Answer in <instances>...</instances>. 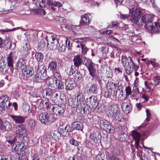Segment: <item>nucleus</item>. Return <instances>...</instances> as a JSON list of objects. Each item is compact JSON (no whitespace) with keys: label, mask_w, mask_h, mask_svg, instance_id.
Returning a JSON list of instances; mask_svg holds the SVG:
<instances>
[{"label":"nucleus","mask_w":160,"mask_h":160,"mask_svg":"<svg viewBox=\"0 0 160 160\" xmlns=\"http://www.w3.org/2000/svg\"><path fill=\"white\" fill-rule=\"evenodd\" d=\"M36 69V74L34 75L32 78L34 82H41L42 80H44L47 78V74L46 69L43 65L38 64Z\"/></svg>","instance_id":"1"},{"label":"nucleus","mask_w":160,"mask_h":160,"mask_svg":"<svg viewBox=\"0 0 160 160\" xmlns=\"http://www.w3.org/2000/svg\"><path fill=\"white\" fill-rule=\"evenodd\" d=\"M108 110L104 108V110L108 113V116L111 117L118 121H121L122 117L119 113V109L116 105L114 104H111L108 107Z\"/></svg>","instance_id":"2"},{"label":"nucleus","mask_w":160,"mask_h":160,"mask_svg":"<svg viewBox=\"0 0 160 160\" xmlns=\"http://www.w3.org/2000/svg\"><path fill=\"white\" fill-rule=\"evenodd\" d=\"M122 62L125 67L126 73L128 74L132 73L135 65L131 58L123 57L122 59Z\"/></svg>","instance_id":"3"},{"label":"nucleus","mask_w":160,"mask_h":160,"mask_svg":"<svg viewBox=\"0 0 160 160\" xmlns=\"http://www.w3.org/2000/svg\"><path fill=\"white\" fill-rule=\"evenodd\" d=\"M15 56V52H12L8 55L7 57V67L5 68V72L8 75H12L13 70V58Z\"/></svg>","instance_id":"4"},{"label":"nucleus","mask_w":160,"mask_h":160,"mask_svg":"<svg viewBox=\"0 0 160 160\" xmlns=\"http://www.w3.org/2000/svg\"><path fill=\"white\" fill-rule=\"evenodd\" d=\"M76 107V111L79 113L88 114L90 112V107L84 102H78Z\"/></svg>","instance_id":"5"},{"label":"nucleus","mask_w":160,"mask_h":160,"mask_svg":"<svg viewBox=\"0 0 160 160\" xmlns=\"http://www.w3.org/2000/svg\"><path fill=\"white\" fill-rule=\"evenodd\" d=\"M37 118L42 123L44 124L49 123L52 119L51 115L46 112L40 113Z\"/></svg>","instance_id":"6"},{"label":"nucleus","mask_w":160,"mask_h":160,"mask_svg":"<svg viewBox=\"0 0 160 160\" xmlns=\"http://www.w3.org/2000/svg\"><path fill=\"white\" fill-rule=\"evenodd\" d=\"M100 125L101 128L109 133H113L114 132V129L113 127L106 120L101 121Z\"/></svg>","instance_id":"7"},{"label":"nucleus","mask_w":160,"mask_h":160,"mask_svg":"<svg viewBox=\"0 0 160 160\" xmlns=\"http://www.w3.org/2000/svg\"><path fill=\"white\" fill-rule=\"evenodd\" d=\"M50 110H51L52 113L57 115L62 114L64 112L63 107L61 105L57 104L51 105L49 107Z\"/></svg>","instance_id":"8"},{"label":"nucleus","mask_w":160,"mask_h":160,"mask_svg":"<svg viewBox=\"0 0 160 160\" xmlns=\"http://www.w3.org/2000/svg\"><path fill=\"white\" fill-rule=\"evenodd\" d=\"M43 36L44 38H46L47 40V43L48 44L51 43V42H55V44L58 43V40L56 38V37L53 36L51 33L47 32H43Z\"/></svg>","instance_id":"9"},{"label":"nucleus","mask_w":160,"mask_h":160,"mask_svg":"<svg viewBox=\"0 0 160 160\" xmlns=\"http://www.w3.org/2000/svg\"><path fill=\"white\" fill-rule=\"evenodd\" d=\"M12 104L8 100V98L6 95H3L0 98V106L2 109L4 110L6 108H8Z\"/></svg>","instance_id":"10"},{"label":"nucleus","mask_w":160,"mask_h":160,"mask_svg":"<svg viewBox=\"0 0 160 160\" xmlns=\"http://www.w3.org/2000/svg\"><path fill=\"white\" fill-rule=\"evenodd\" d=\"M15 130L16 136L18 137L23 138L26 135L25 128L22 125H18L16 126Z\"/></svg>","instance_id":"11"},{"label":"nucleus","mask_w":160,"mask_h":160,"mask_svg":"<svg viewBox=\"0 0 160 160\" xmlns=\"http://www.w3.org/2000/svg\"><path fill=\"white\" fill-rule=\"evenodd\" d=\"M90 138L92 141L95 143H99L101 139V136L97 130H95L90 135Z\"/></svg>","instance_id":"12"},{"label":"nucleus","mask_w":160,"mask_h":160,"mask_svg":"<svg viewBox=\"0 0 160 160\" xmlns=\"http://www.w3.org/2000/svg\"><path fill=\"white\" fill-rule=\"evenodd\" d=\"M87 105L92 108H94L97 106L98 102L97 98L94 96H92L86 99Z\"/></svg>","instance_id":"13"},{"label":"nucleus","mask_w":160,"mask_h":160,"mask_svg":"<svg viewBox=\"0 0 160 160\" xmlns=\"http://www.w3.org/2000/svg\"><path fill=\"white\" fill-rule=\"evenodd\" d=\"M65 89L66 90H71L76 86L75 82L73 79L68 78L65 80Z\"/></svg>","instance_id":"14"},{"label":"nucleus","mask_w":160,"mask_h":160,"mask_svg":"<svg viewBox=\"0 0 160 160\" xmlns=\"http://www.w3.org/2000/svg\"><path fill=\"white\" fill-rule=\"evenodd\" d=\"M47 3L48 5L50 7L51 9L54 11L56 8L54 7H56L58 8L62 6V4L60 2L54 1L52 0H47Z\"/></svg>","instance_id":"15"},{"label":"nucleus","mask_w":160,"mask_h":160,"mask_svg":"<svg viewBox=\"0 0 160 160\" xmlns=\"http://www.w3.org/2000/svg\"><path fill=\"white\" fill-rule=\"evenodd\" d=\"M61 134L63 136L68 135L71 131V128L68 125H63L59 127Z\"/></svg>","instance_id":"16"},{"label":"nucleus","mask_w":160,"mask_h":160,"mask_svg":"<svg viewBox=\"0 0 160 160\" xmlns=\"http://www.w3.org/2000/svg\"><path fill=\"white\" fill-rule=\"evenodd\" d=\"M7 142L9 144H10L13 150H14L15 151H17L19 150V148L20 147H21L20 148V150H23V144L22 142H18L17 144H14V141L12 140H8Z\"/></svg>","instance_id":"17"},{"label":"nucleus","mask_w":160,"mask_h":160,"mask_svg":"<svg viewBox=\"0 0 160 160\" xmlns=\"http://www.w3.org/2000/svg\"><path fill=\"white\" fill-rule=\"evenodd\" d=\"M17 69L18 71L22 72L26 68L25 61L22 59L19 60L16 64Z\"/></svg>","instance_id":"18"},{"label":"nucleus","mask_w":160,"mask_h":160,"mask_svg":"<svg viewBox=\"0 0 160 160\" xmlns=\"http://www.w3.org/2000/svg\"><path fill=\"white\" fill-rule=\"evenodd\" d=\"M91 17V15L89 14H85L82 15L81 17V24L82 25H88L90 22Z\"/></svg>","instance_id":"19"},{"label":"nucleus","mask_w":160,"mask_h":160,"mask_svg":"<svg viewBox=\"0 0 160 160\" xmlns=\"http://www.w3.org/2000/svg\"><path fill=\"white\" fill-rule=\"evenodd\" d=\"M121 108L123 112L126 114L128 113L131 110V106L129 102H123Z\"/></svg>","instance_id":"20"},{"label":"nucleus","mask_w":160,"mask_h":160,"mask_svg":"<svg viewBox=\"0 0 160 160\" xmlns=\"http://www.w3.org/2000/svg\"><path fill=\"white\" fill-rule=\"evenodd\" d=\"M10 117L12 119L13 121L16 123H23L25 121L24 117L20 115H11Z\"/></svg>","instance_id":"21"},{"label":"nucleus","mask_w":160,"mask_h":160,"mask_svg":"<svg viewBox=\"0 0 160 160\" xmlns=\"http://www.w3.org/2000/svg\"><path fill=\"white\" fill-rule=\"evenodd\" d=\"M12 41L10 38H6L2 44V48H3L6 50L10 49L12 46Z\"/></svg>","instance_id":"22"},{"label":"nucleus","mask_w":160,"mask_h":160,"mask_svg":"<svg viewBox=\"0 0 160 160\" xmlns=\"http://www.w3.org/2000/svg\"><path fill=\"white\" fill-rule=\"evenodd\" d=\"M42 38L38 43V46L40 49L43 50L47 47H48V44L47 43V41L46 38H44L43 36V33L42 34Z\"/></svg>","instance_id":"23"},{"label":"nucleus","mask_w":160,"mask_h":160,"mask_svg":"<svg viewBox=\"0 0 160 160\" xmlns=\"http://www.w3.org/2000/svg\"><path fill=\"white\" fill-rule=\"evenodd\" d=\"M72 128L73 130L82 131L83 125V123L80 122H74L72 124Z\"/></svg>","instance_id":"24"},{"label":"nucleus","mask_w":160,"mask_h":160,"mask_svg":"<svg viewBox=\"0 0 160 160\" xmlns=\"http://www.w3.org/2000/svg\"><path fill=\"white\" fill-rule=\"evenodd\" d=\"M22 72L23 75L27 78L31 77L34 74V70L32 68L28 69L26 68Z\"/></svg>","instance_id":"25"},{"label":"nucleus","mask_w":160,"mask_h":160,"mask_svg":"<svg viewBox=\"0 0 160 160\" xmlns=\"http://www.w3.org/2000/svg\"><path fill=\"white\" fill-rule=\"evenodd\" d=\"M131 135L135 140V142H139L141 138L140 134L136 130H133L131 132Z\"/></svg>","instance_id":"26"},{"label":"nucleus","mask_w":160,"mask_h":160,"mask_svg":"<svg viewBox=\"0 0 160 160\" xmlns=\"http://www.w3.org/2000/svg\"><path fill=\"white\" fill-rule=\"evenodd\" d=\"M30 49V46L29 43H26L23 46L22 48L21 51L22 53L24 54V56H26L28 54V51Z\"/></svg>","instance_id":"27"},{"label":"nucleus","mask_w":160,"mask_h":160,"mask_svg":"<svg viewBox=\"0 0 160 160\" xmlns=\"http://www.w3.org/2000/svg\"><path fill=\"white\" fill-rule=\"evenodd\" d=\"M116 86L115 84L112 82H108L107 84V91L109 92H112L113 89L116 88Z\"/></svg>","instance_id":"28"},{"label":"nucleus","mask_w":160,"mask_h":160,"mask_svg":"<svg viewBox=\"0 0 160 160\" xmlns=\"http://www.w3.org/2000/svg\"><path fill=\"white\" fill-rule=\"evenodd\" d=\"M108 158L109 156L108 153H101L96 156V160H104L105 159H108Z\"/></svg>","instance_id":"29"},{"label":"nucleus","mask_w":160,"mask_h":160,"mask_svg":"<svg viewBox=\"0 0 160 160\" xmlns=\"http://www.w3.org/2000/svg\"><path fill=\"white\" fill-rule=\"evenodd\" d=\"M86 64L89 71L97 69V65L94 64L92 62H88L86 63Z\"/></svg>","instance_id":"30"},{"label":"nucleus","mask_w":160,"mask_h":160,"mask_svg":"<svg viewBox=\"0 0 160 160\" xmlns=\"http://www.w3.org/2000/svg\"><path fill=\"white\" fill-rule=\"evenodd\" d=\"M78 102L77 100L73 98H71L69 99L68 103L69 106L72 108H75L78 105Z\"/></svg>","instance_id":"31"},{"label":"nucleus","mask_w":160,"mask_h":160,"mask_svg":"<svg viewBox=\"0 0 160 160\" xmlns=\"http://www.w3.org/2000/svg\"><path fill=\"white\" fill-rule=\"evenodd\" d=\"M89 92L92 94H96L98 92L97 86L93 84H91L89 87Z\"/></svg>","instance_id":"32"},{"label":"nucleus","mask_w":160,"mask_h":160,"mask_svg":"<svg viewBox=\"0 0 160 160\" xmlns=\"http://www.w3.org/2000/svg\"><path fill=\"white\" fill-rule=\"evenodd\" d=\"M57 63L55 61H52L50 62L48 66V68L52 72H54L57 70L56 67Z\"/></svg>","instance_id":"33"},{"label":"nucleus","mask_w":160,"mask_h":160,"mask_svg":"<svg viewBox=\"0 0 160 160\" xmlns=\"http://www.w3.org/2000/svg\"><path fill=\"white\" fill-rule=\"evenodd\" d=\"M77 102H84L85 98L83 93L81 92H79L77 93Z\"/></svg>","instance_id":"34"},{"label":"nucleus","mask_w":160,"mask_h":160,"mask_svg":"<svg viewBox=\"0 0 160 160\" xmlns=\"http://www.w3.org/2000/svg\"><path fill=\"white\" fill-rule=\"evenodd\" d=\"M146 115L147 118L146 119V120L143 123L141 126L140 127H143L144 126L146 125L147 123L148 122H149L150 120V117L151 116V114L150 112H149V111L148 109H147L146 110Z\"/></svg>","instance_id":"35"},{"label":"nucleus","mask_w":160,"mask_h":160,"mask_svg":"<svg viewBox=\"0 0 160 160\" xmlns=\"http://www.w3.org/2000/svg\"><path fill=\"white\" fill-rule=\"evenodd\" d=\"M74 65L77 67L81 64L82 60L79 56H77L74 57L73 59Z\"/></svg>","instance_id":"36"},{"label":"nucleus","mask_w":160,"mask_h":160,"mask_svg":"<svg viewBox=\"0 0 160 160\" xmlns=\"http://www.w3.org/2000/svg\"><path fill=\"white\" fill-rule=\"evenodd\" d=\"M59 96L58 92H55L52 95L51 99L52 102L54 103H57L59 102Z\"/></svg>","instance_id":"37"},{"label":"nucleus","mask_w":160,"mask_h":160,"mask_svg":"<svg viewBox=\"0 0 160 160\" xmlns=\"http://www.w3.org/2000/svg\"><path fill=\"white\" fill-rule=\"evenodd\" d=\"M35 58L38 62H41L43 58V55L41 52H36L35 53Z\"/></svg>","instance_id":"38"},{"label":"nucleus","mask_w":160,"mask_h":160,"mask_svg":"<svg viewBox=\"0 0 160 160\" xmlns=\"http://www.w3.org/2000/svg\"><path fill=\"white\" fill-rule=\"evenodd\" d=\"M55 84H57V87L59 90L64 88V86L62 81L60 79H55Z\"/></svg>","instance_id":"39"},{"label":"nucleus","mask_w":160,"mask_h":160,"mask_svg":"<svg viewBox=\"0 0 160 160\" xmlns=\"http://www.w3.org/2000/svg\"><path fill=\"white\" fill-rule=\"evenodd\" d=\"M51 135L52 138L56 140H57L59 139V137L60 135V133L56 130L52 132Z\"/></svg>","instance_id":"40"},{"label":"nucleus","mask_w":160,"mask_h":160,"mask_svg":"<svg viewBox=\"0 0 160 160\" xmlns=\"http://www.w3.org/2000/svg\"><path fill=\"white\" fill-rule=\"evenodd\" d=\"M58 43L55 44V42H51V43L48 44V49L54 50L57 49L58 48Z\"/></svg>","instance_id":"41"},{"label":"nucleus","mask_w":160,"mask_h":160,"mask_svg":"<svg viewBox=\"0 0 160 160\" xmlns=\"http://www.w3.org/2000/svg\"><path fill=\"white\" fill-rule=\"evenodd\" d=\"M46 0H37L36 4L38 6L44 8L46 5Z\"/></svg>","instance_id":"42"},{"label":"nucleus","mask_w":160,"mask_h":160,"mask_svg":"<svg viewBox=\"0 0 160 160\" xmlns=\"http://www.w3.org/2000/svg\"><path fill=\"white\" fill-rule=\"evenodd\" d=\"M46 95L47 96H50L51 95H52L53 93H54V90L50 88H46L45 90Z\"/></svg>","instance_id":"43"},{"label":"nucleus","mask_w":160,"mask_h":160,"mask_svg":"<svg viewBox=\"0 0 160 160\" xmlns=\"http://www.w3.org/2000/svg\"><path fill=\"white\" fill-rule=\"evenodd\" d=\"M144 84L146 91L148 92L150 91L151 89V86L152 84V83L149 81H146L144 82Z\"/></svg>","instance_id":"44"},{"label":"nucleus","mask_w":160,"mask_h":160,"mask_svg":"<svg viewBox=\"0 0 160 160\" xmlns=\"http://www.w3.org/2000/svg\"><path fill=\"white\" fill-rule=\"evenodd\" d=\"M112 153L115 156H118L120 153V148L119 147H115L112 151Z\"/></svg>","instance_id":"45"},{"label":"nucleus","mask_w":160,"mask_h":160,"mask_svg":"<svg viewBox=\"0 0 160 160\" xmlns=\"http://www.w3.org/2000/svg\"><path fill=\"white\" fill-rule=\"evenodd\" d=\"M28 126L31 130H33L34 129L35 123L33 120H30L29 121Z\"/></svg>","instance_id":"46"},{"label":"nucleus","mask_w":160,"mask_h":160,"mask_svg":"<svg viewBox=\"0 0 160 160\" xmlns=\"http://www.w3.org/2000/svg\"><path fill=\"white\" fill-rule=\"evenodd\" d=\"M61 28H62V30L65 32H68L70 31V26L68 25L62 24V26H61Z\"/></svg>","instance_id":"47"},{"label":"nucleus","mask_w":160,"mask_h":160,"mask_svg":"<svg viewBox=\"0 0 160 160\" xmlns=\"http://www.w3.org/2000/svg\"><path fill=\"white\" fill-rule=\"evenodd\" d=\"M74 78L76 81H79L82 79V75L79 72H77L74 75Z\"/></svg>","instance_id":"48"},{"label":"nucleus","mask_w":160,"mask_h":160,"mask_svg":"<svg viewBox=\"0 0 160 160\" xmlns=\"http://www.w3.org/2000/svg\"><path fill=\"white\" fill-rule=\"evenodd\" d=\"M125 91L126 92V95L127 96L130 95L132 92L131 88L130 86L126 87Z\"/></svg>","instance_id":"49"},{"label":"nucleus","mask_w":160,"mask_h":160,"mask_svg":"<svg viewBox=\"0 0 160 160\" xmlns=\"http://www.w3.org/2000/svg\"><path fill=\"white\" fill-rule=\"evenodd\" d=\"M118 128L120 130L124 131L127 129V124L126 123H122L118 126Z\"/></svg>","instance_id":"50"},{"label":"nucleus","mask_w":160,"mask_h":160,"mask_svg":"<svg viewBox=\"0 0 160 160\" xmlns=\"http://www.w3.org/2000/svg\"><path fill=\"white\" fill-rule=\"evenodd\" d=\"M76 70L75 67L74 66H72L69 69V72H68V74L69 75H71L75 72Z\"/></svg>","instance_id":"51"},{"label":"nucleus","mask_w":160,"mask_h":160,"mask_svg":"<svg viewBox=\"0 0 160 160\" xmlns=\"http://www.w3.org/2000/svg\"><path fill=\"white\" fill-rule=\"evenodd\" d=\"M5 128L6 131H9L11 128V126L10 123L8 122H4Z\"/></svg>","instance_id":"52"},{"label":"nucleus","mask_w":160,"mask_h":160,"mask_svg":"<svg viewBox=\"0 0 160 160\" xmlns=\"http://www.w3.org/2000/svg\"><path fill=\"white\" fill-rule=\"evenodd\" d=\"M66 48V46L65 45H62V44H59L57 49H58L59 51L63 52L65 50Z\"/></svg>","instance_id":"53"},{"label":"nucleus","mask_w":160,"mask_h":160,"mask_svg":"<svg viewBox=\"0 0 160 160\" xmlns=\"http://www.w3.org/2000/svg\"><path fill=\"white\" fill-rule=\"evenodd\" d=\"M103 106L101 103H98V104L96 107H95V109L99 113H100L102 110V107Z\"/></svg>","instance_id":"54"},{"label":"nucleus","mask_w":160,"mask_h":160,"mask_svg":"<svg viewBox=\"0 0 160 160\" xmlns=\"http://www.w3.org/2000/svg\"><path fill=\"white\" fill-rule=\"evenodd\" d=\"M127 134L125 133H121L119 135V138L121 141H124L127 138Z\"/></svg>","instance_id":"55"},{"label":"nucleus","mask_w":160,"mask_h":160,"mask_svg":"<svg viewBox=\"0 0 160 160\" xmlns=\"http://www.w3.org/2000/svg\"><path fill=\"white\" fill-rule=\"evenodd\" d=\"M81 46L82 49V54L83 55H85L87 52L88 49L86 46L84 44H81Z\"/></svg>","instance_id":"56"},{"label":"nucleus","mask_w":160,"mask_h":160,"mask_svg":"<svg viewBox=\"0 0 160 160\" xmlns=\"http://www.w3.org/2000/svg\"><path fill=\"white\" fill-rule=\"evenodd\" d=\"M22 108L24 110L25 112H29L30 109V106L26 103H23Z\"/></svg>","instance_id":"57"},{"label":"nucleus","mask_w":160,"mask_h":160,"mask_svg":"<svg viewBox=\"0 0 160 160\" xmlns=\"http://www.w3.org/2000/svg\"><path fill=\"white\" fill-rule=\"evenodd\" d=\"M11 155H5L2 157L1 160H11Z\"/></svg>","instance_id":"58"},{"label":"nucleus","mask_w":160,"mask_h":160,"mask_svg":"<svg viewBox=\"0 0 160 160\" xmlns=\"http://www.w3.org/2000/svg\"><path fill=\"white\" fill-rule=\"evenodd\" d=\"M49 99L48 98H46L43 100V103H44L45 105V107L47 108L49 107Z\"/></svg>","instance_id":"59"},{"label":"nucleus","mask_w":160,"mask_h":160,"mask_svg":"<svg viewBox=\"0 0 160 160\" xmlns=\"http://www.w3.org/2000/svg\"><path fill=\"white\" fill-rule=\"evenodd\" d=\"M118 99L121 101H124L126 99V97L123 94H120L118 97Z\"/></svg>","instance_id":"60"},{"label":"nucleus","mask_w":160,"mask_h":160,"mask_svg":"<svg viewBox=\"0 0 160 160\" xmlns=\"http://www.w3.org/2000/svg\"><path fill=\"white\" fill-rule=\"evenodd\" d=\"M130 95V97L133 99H136L137 100H138V94L132 92Z\"/></svg>","instance_id":"61"},{"label":"nucleus","mask_w":160,"mask_h":160,"mask_svg":"<svg viewBox=\"0 0 160 160\" xmlns=\"http://www.w3.org/2000/svg\"><path fill=\"white\" fill-rule=\"evenodd\" d=\"M70 142L71 144L75 146H78V142L74 139H71Z\"/></svg>","instance_id":"62"},{"label":"nucleus","mask_w":160,"mask_h":160,"mask_svg":"<svg viewBox=\"0 0 160 160\" xmlns=\"http://www.w3.org/2000/svg\"><path fill=\"white\" fill-rule=\"evenodd\" d=\"M38 13L41 15H45L46 14V12L42 9H39L37 10Z\"/></svg>","instance_id":"63"},{"label":"nucleus","mask_w":160,"mask_h":160,"mask_svg":"<svg viewBox=\"0 0 160 160\" xmlns=\"http://www.w3.org/2000/svg\"><path fill=\"white\" fill-rule=\"evenodd\" d=\"M153 80L156 84H157L159 83H160V77L156 76L154 78Z\"/></svg>","instance_id":"64"}]
</instances>
